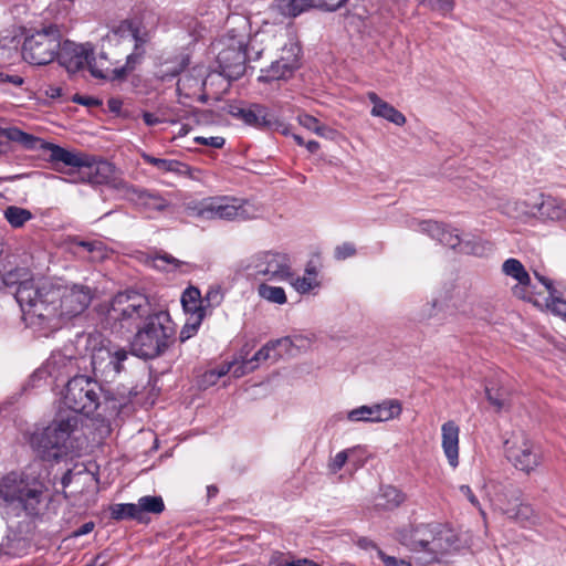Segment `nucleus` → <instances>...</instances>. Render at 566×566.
Returning a JSON list of instances; mask_svg holds the SVG:
<instances>
[{
  "instance_id": "58836bf2",
  "label": "nucleus",
  "mask_w": 566,
  "mask_h": 566,
  "mask_svg": "<svg viewBox=\"0 0 566 566\" xmlns=\"http://www.w3.org/2000/svg\"><path fill=\"white\" fill-rule=\"evenodd\" d=\"M259 295L275 304H285L287 298L283 287L272 286L266 283H262L258 287Z\"/></svg>"
},
{
  "instance_id": "5fc2aeb1",
  "label": "nucleus",
  "mask_w": 566,
  "mask_h": 566,
  "mask_svg": "<svg viewBox=\"0 0 566 566\" xmlns=\"http://www.w3.org/2000/svg\"><path fill=\"white\" fill-rule=\"evenodd\" d=\"M182 167H185V165L178 160L160 158L157 169L165 172H181Z\"/></svg>"
},
{
  "instance_id": "72a5a7b5",
  "label": "nucleus",
  "mask_w": 566,
  "mask_h": 566,
  "mask_svg": "<svg viewBox=\"0 0 566 566\" xmlns=\"http://www.w3.org/2000/svg\"><path fill=\"white\" fill-rule=\"evenodd\" d=\"M273 7L284 17H296L306 8H314V0H274Z\"/></svg>"
},
{
  "instance_id": "39448f33",
  "label": "nucleus",
  "mask_w": 566,
  "mask_h": 566,
  "mask_svg": "<svg viewBox=\"0 0 566 566\" xmlns=\"http://www.w3.org/2000/svg\"><path fill=\"white\" fill-rule=\"evenodd\" d=\"M174 335L175 327L168 312H154L137 331L132 342V350L140 358L158 357L168 348L169 339Z\"/></svg>"
},
{
  "instance_id": "338daca9",
  "label": "nucleus",
  "mask_w": 566,
  "mask_h": 566,
  "mask_svg": "<svg viewBox=\"0 0 566 566\" xmlns=\"http://www.w3.org/2000/svg\"><path fill=\"white\" fill-rule=\"evenodd\" d=\"M269 566H294V560H290L283 554L276 553L272 555Z\"/></svg>"
},
{
  "instance_id": "f704fd0d",
  "label": "nucleus",
  "mask_w": 566,
  "mask_h": 566,
  "mask_svg": "<svg viewBox=\"0 0 566 566\" xmlns=\"http://www.w3.org/2000/svg\"><path fill=\"white\" fill-rule=\"evenodd\" d=\"M3 216L7 222L12 228L15 229L23 227L28 221H30L33 218V214L29 209L21 208L18 206H8L3 210Z\"/></svg>"
},
{
  "instance_id": "37998d69",
  "label": "nucleus",
  "mask_w": 566,
  "mask_h": 566,
  "mask_svg": "<svg viewBox=\"0 0 566 566\" xmlns=\"http://www.w3.org/2000/svg\"><path fill=\"white\" fill-rule=\"evenodd\" d=\"M223 301V293L220 286H210L206 293V296L202 298V304L206 307V312L208 310H213L218 307Z\"/></svg>"
},
{
  "instance_id": "c9c22d12",
  "label": "nucleus",
  "mask_w": 566,
  "mask_h": 566,
  "mask_svg": "<svg viewBox=\"0 0 566 566\" xmlns=\"http://www.w3.org/2000/svg\"><path fill=\"white\" fill-rule=\"evenodd\" d=\"M375 406V421H388L390 419L397 418L401 413V405L397 400H387L382 403L374 405Z\"/></svg>"
},
{
  "instance_id": "603ef678",
  "label": "nucleus",
  "mask_w": 566,
  "mask_h": 566,
  "mask_svg": "<svg viewBox=\"0 0 566 566\" xmlns=\"http://www.w3.org/2000/svg\"><path fill=\"white\" fill-rule=\"evenodd\" d=\"M353 449H346L340 452H338L328 463V469L332 473H337L343 469V467L346 464L349 455L354 452Z\"/></svg>"
},
{
  "instance_id": "6e6d98bb",
  "label": "nucleus",
  "mask_w": 566,
  "mask_h": 566,
  "mask_svg": "<svg viewBox=\"0 0 566 566\" xmlns=\"http://www.w3.org/2000/svg\"><path fill=\"white\" fill-rule=\"evenodd\" d=\"M72 359L64 357L63 355L56 354L53 355L49 361H48V369L49 370H56L61 367H69L72 365Z\"/></svg>"
},
{
  "instance_id": "20e7f679",
  "label": "nucleus",
  "mask_w": 566,
  "mask_h": 566,
  "mask_svg": "<svg viewBox=\"0 0 566 566\" xmlns=\"http://www.w3.org/2000/svg\"><path fill=\"white\" fill-rule=\"evenodd\" d=\"M77 426L75 415L60 409L48 427L36 428L30 433L28 442L42 460L57 461L67 453V441Z\"/></svg>"
},
{
  "instance_id": "49530a36",
  "label": "nucleus",
  "mask_w": 566,
  "mask_h": 566,
  "mask_svg": "<svg viewBox=\"0 0 566 566\" xmlns=\"http://www.w3.org/2000/svg\"><path fill=\"white\" fill-rule=\"evenodd\" d=\"M297 120H298L300 125H302L306 129L313 130L314 133H316L319 136L325 135V130L327 129V127L324 125H321L316 117L308 115V114H301V115H298Z\"/></svg>"
},
{
  "instance_id": "5701e85b",
  "label": "nucleus",
  "mask_w": 566,
  "mask_h": 566,
  "mask_svg": "<svg viewBox=\"0 0 566 566\" xmlns=\"http://www.w3.org/2000/svg\"><path fill=\"white\" fill-rule=\"evenodd\" d=\"M496 505L499 509L506 514L510 518L515 520L523 526L535 525L537 523V515L531 505L525 503H515L511 505L510 503H502V499L497 497Z\"/></svg>"
},
{
  "instance_id": "6ab92c4d",
  "label": "nucleus",
  "mask_w": 566,
  "mask_h": 566,
  "mask_svg": "<svg viewBox=\"0 0 566 566\" xmlns=\"http://www.w3.org/2000/svg\"><path fill=\"white\" fill-rule=\"evenodd\" d=\"M436 524H421L410 531L400 532L399 541L410 551L427 552L434 537Z\"/></svg>"
},
{
  "instance_id": "e433bc0d",
  "label": "nucleus",
  "mask_w": 566,
  "mask_h": 566,
  "mask_svg": "<svg viewBox=\"0 0 566 566\" xmlns=\"http://www.w3.org/2000/svg\"><path fill=\"white\" fill-rule=\"evenodd\" d=\"M370 114L375 117H381L397 126H403L407 122L406 116L387 102L379 105L378 109H371Z\"/></svg>"
},
{
  "instance_id": "ddd939ff",
  "label": "nucleus",
  "mask_w": 566,
  "mask_h": 566,
  "mask_svg": "<svg viewBox=\"0 0 566 566\" xmlns=\"http://www.w3.org/2000/svg\"><path fill=\"white\" fill-rule=\"evenodd\" d=\"M128 353L118 346H101L91 355L92 370L95 377L105 381L113 380L123 369Z\"/></svg>"
},
{
  "instance_id": "c85d7f7f",
  "label": "nucleus",
  "mask_w": 566,
  "mask_h": 566,
  "mask_svg": "<svg viewBox=\"0 0 566 566\" xmlns=\"http://www.w3.org/2000/svg\"><path fill=\"white\" fill-rule=\"evenodd\" d=\"M138 515L142 517L140 523L148 522L146 514H160L165 511V503L161 496L146 495L138 500L135 504Z\"/></svg>"
},
{
  "instance_id": "4be33fe9",
  "label": "nucleus",
  "mask_w": 566,
  "mask_h": 566,
  "mask_svg": "<svg viewBox=\"0 0 566 566\" xmlns=\"http://www.w3.org/2000/svg\"><path fill=\"white\" fill-rule=\"evenodd\" d=\"M44 151H49V159L59 171H61L59 168L60 164L78 169L81 166L85 165V155L70 151L55 144L48 143Z\"/></svg>"
},
{
  "instance_id": "b1692460",
  "label": "nucleus",
  "mask_w": 566,
  "mask_h": 566,
  "mask_svg": "<svg viewBox=\"0 0 566 566\" xmlns=\"http://www.w3.org/2000/svg\"><path fill=\"white\" fill-rule=\"evenodd\" d=\"M454 543L455 536L453 532L441 524H436L434 537L430 542L427 552L436 559L439 555L446 554Z\"/></svg>"
},
{
  "instance_id": "473e14b6",
  "label": "nucleus",
  "mask_w": 566,
  "mask_h": 566,
  "mask_svg": "<svg viewBox=\"0 0 566 566\" xmlns=\"http://www.w3.org/2000/svg\"><path fill=\"white\" fill-rule=\"evenodd\" d=\"M406 500L405 494L395 486L388 485L381 489V493L377 497L376 506L384 510H394L402 504Z\"/></svg>"
},
{
  "instance_id": "cd10ccee",
  "label": "nucleus",
  "mask_w": 566,
  "mask_h": 566,
  "mask_svg": "<svg viewBox=\"0 0 566 566\" xmlns=\"http://www.w3.org/2000/svg\"><path fill=\"white\" fill-rule=\"evenodd\" d=\"M485 395L495 411L499 412L509 408L511 394L506 387L490 381L485 385Z\"/></svg>"
},
{
  "instance_id": "0e129e2a",
  "label": "nucleus",
  "mask_w": 566,
  "mask_h": 566,
  "mask_svg": "<svg viewBox=\"0 0 566 566\" xmlns=\"http://www.w3.org/2000/svg\"><path fill=\"white\" fill-rule=\"evenodd\" d=\"M144 55V52L134 49V51L127 56L125 65L133 71L136 65L142 62Z\"/></svg>"
},
{
  "instance_id": "c756f323",
  "label": "nucleus",
  "mask_w": 566,
  "mask_h": 566,
  "mask_svg": "<svg viewBox=\"0 0 566 566\" xmlns=\"http://www.w3.org/2000/svg\"><path fill=\"white\" fill-rule=\"evenodd\" d=\"M502 272L514 280L517 281L518 285L530 286L531 285V276L526 271L525 266L517 259L511 258L504 261L502 264Z\"/></svg>"
},
{
  "instance_id": "423d86ee",
  "label": "nucleus",
  "mask_w": 566,
  "mask_h": 566,
  "mask_svg": "<svg viewBox=\"0 0 566 566\" xmlns=\"http://www.w3.org/2000/svg\"><path fill=\"white\" fill-rule=\"evenodd\" d=\"M43 486L29 481L22 473L10 472L0 480V500L21 507L28 515H36L42 502Z\"/></svg>"
},
{
  "instance_id": "680f3d73",
  "label": "nucleus",
  "mask_w": 566,
  "mask_h": 566,
  "mask_svg": "<svg viewBox=\"0 0 566 566\" xmlns=\"http://www.w3.org/2000/svg\"><path fill=\"white\" fill-rule=\"evenodd\" d=\"M72 101L76 104L87 106V107H97V106L102 105V102L98 98H95L93 96H87V95L75 94L72 97Z\"/></svg>"
},
{
  "instance_id": "a18cd8bd",
  "label": "nucleus",
  "mask_w": 566,
  "mask_h": 566,
  "mask_svg": "<svg viewBox=\"0 0 566 566\" xmlns=\"http://www.w3.org/2000/svg\"><path fill=\"white\" fill-rule=\"evenodd\" d=\"M203 318L205 317H202V314H198L196 316H190L188 322L184 325V327L180 331V334H179L180 340L186 342L191 336H193L197 333Z\"/></svg>"
},
{
  "instance_id": "9b49d317",
  "label": "nucleus",
  "mask_w": 566,
  "mask_h": 566,
  "mask_svg": "<svg viewBox=\"0 0 566 566\" xmlns=\"http://www.w3.org/2000/svg\"><path fill=\"white\" fill-rule=\"evenodd\" d=\"M1 281L6 287H14V297L19 305L21 306V310L23 312V319L28 325L31 326V318L29 317V311L33 308V304L39 303L40 301V293L36 291L33 295L31 293L30 301L22 300V291L24 290H40L41 286H43L44 280H34L33 277H30V273L22 268H14L8 272L3 273V270L1 269L0 272Z\"/></svg>"
},
{
  "instance_id": "a19ab883",
  "label": "nucleus",
  "mask_w": 566,
  "mask_h": 566,
  "mask_svg": "<svg viewBox=\"0 0 566 566\" xmlns=\"http://www.w3.org/2000/svg\"><path fill=\"white\" fill-rule=\"evenodd\" d=\"M546 305L554 314L566 318V300L563 298L562 292L557 289L549 292Z\"/></svg>"
},
{
  "instance_id": "09e8293b",
  "label": "nucleus",
  "mask_w": 566,
  "mask_h": 566,
  "mask_svg": "<svg viewBox=\"0 0 566 566\" xmlns=\"http://www.w3.org/2000/svg\"><path fill=\"white\" fill-rule=\"evenodd\" d=\"M292 286L301 294L308 293L315 286L318 285V282L314 277L303 276V277H294L292 280H287Z\"/></svg>"
},
{
  "instance_id": "3c124183",
  "label": "nucleus",
  "mask_w": 566,
  "mask_h": 566,
  "mask_svg": "<svg viewBox=\"0 0 566 566\" xmlns=\"http://www.w3.org/2000/svg\"><path fill=\"white\" fill-rule=\"evenodd\" d=\"M444 223L433 221V220H423L419 222V229L423 233H427L432 239L438 240L440 233H442V227Z\"/></svg>"
},
{
  "instance_id": "0eeeda50",
  "label": "nucleus",
  "mask_w": 566,
  "mask_h": 566,
  "mask_svg": "<svg viewBox=\"0 0 566 566\" xmlns=\"http://www.w3.org/2000/svg\"><path fill=\"white\" fill-rule=\"evenodd\" d=\"M61 32L56 25H49L27 36L22 45L23 59L34 65H45L56 59L61 48Z\"/></svg>"
},
{
  "instance_id": "bb28decb",
  "label": "nucleus",
  "mask_w": 566,
  "mask_h": 566,
  "mask_svg": "<svg viewBox=\"0 0 566 566\" xmlns=\"http://www.w3.org/2000/svg\"><path fill=\"white\" fill-rule=\"evenodd\" d=\"M116 34L124 35L130 34L135 41L134 49L146 53L145 45L149 41V34L147 31L142 32L139 24L134 20H123L119 25L114 29Z\"/></svg>"
},
{
  "instance_id": "bf43d9fd",
  "label": "nucleus",
  "mask_w": 566,
  "mask_h": 566,
  "mask_svg": "<svg viewBox=\"0 0 566 566\" xmlns=\"http://www.w3.org/2000/svg\"><path fill=\"white\" fill-rule=\"evenodd\" d=\"M86 66L88 67V71L92 74V76H94L96 78H102V80L108 78L107 69L103 70V69H101V66H97L96 60L93 55H91Z\"/></svg>"
},
{
  "instance_id": "e2e57ef3",
  "label": "nucleus",
  "mask_w": 566,
  "mask_h": 566,
  "mask_svg": "<svg viewBox=\"0 0 566 566\" xmlns=\"http://www.w3.org/2000/svg\"><path fill=\"white\" fill-rule=\"evenodd\" d=\"M232 366H233L232 364H227V365L219 367L218 369H211L208 373H206L205 377L210 382H214L218 378L227 375L230 371Z\"/></svg>"
},
{
  "instance_id": "ea45409f",
  "label": "nucleus",
  "mask_w": 566,
  "mask_h": 566,
  "mask_svg": "<svg viewBox=\"0 0 566 566\" xmlns=\"http://www.w3.org/2000/svg\"><path fill=\"white\" fill-rule=\"evenodd\" d=\"M287 343H291L289 337H283V338H280L276 340H271V342L266 343L248 361V364L250 365V367H249L250 370H253L254 368H256L259 361L269 359L270 352L273 350L276 346L282 345V344H287Z\"/></svg>"
},
{
  "instance_id": "dca6fc26",
  "label": "nucleus",
  "mask_w": 566,
  "mask_h": 566,
  "mask_svg": "<svg viewBox=\"0 0 566 566\" xmlns=\"http://www.w3.org/2000/svg\"><path fill=\"white\" fill-rule=\"evenodd\" d=\"M91 55H93L91 44H77L72 41H64L63 43L61 42L56 57L67 72L75 73L86 66Z\"/></svg>"
},
{
  "instance_id": "2eb2a0df",
  "label": "nucleus",
  "mask_w": 566,
  "mask_h": 566,
  "mask_svg": "<svg viewBox=\"0 0 566 566\" xmlns=\"http://www.w3.org/2000/svg\"><path fill=\"white\" fill-rule=\"evenodd\" d=\"M282 54L271 61L266 69H261L260 82L270 83L273 81L286 80L292 76L293 72L298 67L300 48L295 43H284Z\"/></svg>"
},
{
  "instance_id": "13d9d810",
  "label": "nucleus",
  "mask_w": 566,
  "mask_h": 566,
  "mask_svg": "<svg viewBox=\"0 0 566 566\" xmlns=\"http://www.w3.org/2000/svg\"><path fill=\"white\" fill-rule=\"evenodd\" d=\"M377 555L386 566H411L409 562L389 556L381 549L377 551Z\"/></svg>"
},
{
  "instance_id": "8fccbe9b",
  "label": "nucleus",
  "mask_w": 566,
  "mask_h": 566,
  "mask_svg": "<svg viewBox=\"0 0 566 566\" xmlns=\"http://www.w3.org/2000/svg\"><path fill=\"white\" fill-rule=\"evenodd\" d=\"M438 241L451 249H455L461 243L459 234L454 230H450L447 224H443L442 233H440Z\"/></svg>"
},
{
  "instance_id": "412c9836",
  "label": "nucleus",
  "mask_w": 566,
  "mask_h": 566,
  "mask_svg": "<svg viewBox=\"0 0 566 566\" xmlns=\"http://www.w3.org/2000/svg\"><path fill=\"white\" fill-rule=\"evenodd\" d=\"M130 199L146 210L163 212L170 207V202L157 191L145 188L130 187L128 189Z\"/></svg>"
},
{
  "instance_id": "052dcab7",
  "label": "nucleus",
  "mask_w": 566,
  "mask_h": 566,
  "mask_svg": "<svg viewBox=\"0 0 566 566\" xmlns=\"http://www.w3.org/2000/svg\"><path fill=\"white\" fill-rule=\"evenodd\" d=\"M195 142L213 148H222L226 143L224 138L221 136L196 137Z\"/></svg>"
},
{
  "instance_id": "c03bdc74",
  "label": "nucleus",
  "mask_w": 566,
  "mask_h": 566,
  "mask_svg": "<svg viewBox=\"0 0 566 566\" xmlns=\"http://www.w3.org/2000/svg\"><path fill=\"white\" fill-rule=\"evenodd\" d=\"M347 417L350 421L376 422L374 419L375 406H361L359 408L353 409L348 412Z\"/></svg>"
},
{
  "instance_id": "393cba45",
  "label": "nucleus",
  "mask_w": 566,
  "mask_h": 566,
  "mask_svg": "<svg viewBox=\"0 0 566 566\" xmlns=\"http://www.w3.org/2000/svg\"><path fill=\"white\" fill-rule=\"evenodd\" d=\"M70 243L72 248L83 249L87 252V259L91 262H102L108 258L111 250L107 245L101 240H81L77 237H73L70 239Z\"/></svg>"
},
{
  "instance_id": "a878e982",
  "label": "nucleus",
  "mask_w": 566,
  "mask_h": 566,
  "mask_svg": "<svg viewBox=\"0 0 566 566\" xmlns=\"http://www.w3.org/2000/svg\"><path fill=\"white\" fill-rule=\"evenodd\" d=\"M542 201L537 207L538 214L542 219L552 221H562L566 219V206L553 197H544L541 195Z\"/></svg>"
},
{
  "instance_id": "f3484780",
  "label": "nucleus",
  "mask_w": 566,
  "mask_h": 566,
  "mask_svg": "<svg viewBox=\"0 0 566 566\" xmlns=\"http://www.w3.org/2000/svg\"><path fill=\"white\" fill-rule=\"evenodd\" d=\"M226 28L227 31L221 43L239 44L251 48L254 34L251 35V24L248 17L240 13L230 14L227 18Z\"/></svg>"
},
{
  "instance_id": "a211bd4d",
  "label": "nucleus",
  "mask_w": 566,
  "mask_h": 566,
  "mask_svg": "<svg viewBox=\"0 0 566 566\" xmlns=\"http://www.w3.org/2000/svg\"><path fill=\"white\" fill-rule=\"evenodd\" d=\"M85 165L80 167L78 176L82 181L94 185H104L109 182L115 172V167L107 160H95L85 155Z\"/></svg>"
},
{
  "instance_id": "9d476101",
  "label": "nucleus",
  "mask_w": 566,
  "mask_h": 566,
  "mask_svg": "<svg viewBox=\"0 0 566 566\" xmlns=\"http://www.w3.org/2000/svg\"><path fill=\"white\" fill-rule=\"evenodd\" d=\"M153 313L148 297L134 290L118 292L108 308V316L120 323L146 319Z\"/></svg>"
},
{
  "instance_id": "774afa93",
  "label": "nucleus",
  "mask_w": 566,
  "mask_h": 566,
  "mask_svg": "<svg viewBox=\"0 0 566 566\" xmlns=\"http://www.w3.org/2000/svg\"><path fill=\"white\" fill-rule=\"evenodd\" d=\"M460 492L468 499V501L475 507L480 509V502L476 496L473 494L471 488L469 485H461Z\"/></svg>"
},
{
  "instance_id": "f8f14e48",
  "label": "nucleus",
  "mask_w": 566,
  "mask_h": 566,
  "mask_svg": "<svg viewBox=\"0 0 566 566\" xmlns=\"http://www.w3.org/2000/svg\"><path fill=\"white\" fill-rule=\"evenodd\" d=\"M209 220H248L255 217L256 209L248 201L237 197H208Z\"/></svg>"
},
{
  "instance_id": "4d7b16f0",
  "label": "nucleus",
  "mask_w": 566,
  "mask_h": 566,
  "mask_svg": "<svg viewBox=\"0 0 566 566\" xmlns=\"http://www.w3.org/2000/svg\"><path fill=\"white\" fill-rule=\"evenodd\" d=\"M346 2L347 0H314V8L325 11H335Z\"/></svg>"
},
{
  "instance_id": "aec40b11",
  "label": "nucleus",
  "mask_w": 566,
  "mask_h": 566,
  "mask_svg": "<svg viewBox=\"0 0 566 566\" xmlns=\"http://www.w3.org/2000/svg\"><path fill=\"white\" fill-rule=\"evenodd\" d=\"M459 434L460 428L453 420L441 426V447L452 468L459 465Z\"/></svg>"
},
{
  "instance_id": "f03ea898",
  "label": "nucleus",
  "mask_w": 566,
  "mask_h": 566,
  "mask_svg": "<svg viewBox=\"0 0 566 566\" xmlns=\"http://www.w3.org/2000/svg\"><path fill=\"white\" fill-rule=\"evenodd\" d=\"M137 391L113 392L105 389L96 379L86 375H76L65 385L62 402L66 413L91 416L101 410L104 416L118 415Z\"/></svg>"
},
{
  "instance_id": "2f4dec72",
  "label": "nucleus",
  "mask_w": 566,
  "mask_h": 566,
  "mask_svg": "<svg viewBox=\"0 0 566 566\" xmlns=\"http://www.w3.org/2000/svg\"><path fill=\"white\" fill-rule=\"evenodd\" d=\"M7 137L11 142L18 143L22 145L27 149H42L44 150L46 146V142L43 139L35 137L31 134L24 133L19 128H9L7 130Z\"/></svg>"
},
{
  "instance_id": "7ed1b4c3",
  "label": "nucleus",
  "mask_w": 566,
  "mask_h": 566,
  "mask_svg": "<svg viewBox=\"0 0 566 566\" xmlns=\"http://www.w3.org/2000/svg\"><path fill=\"white\" fill-rule=\"evenodd\" d=\"M276 35H270L265 31L254 34L250 46L221 43L222 49L217 55L220 73L229 80L240 78L247 70V64L258 62L263 54L273 57L272 52L280 44Z\"/></svg>"
},
{
  "instance_id": "69168bd1",
  "label": "nucleus",
  "mask_w": 566,
  "mask_h": 566,
  "mask_svg": "<svg viewBox=\"0 0 566 566\" xmlns=\"http://www.w3.org/2000/svg\"><path fill=\"white\" fill-rule=\"evenodd\" d=\"M130 70L124 65L119 69H108L107 67V73H108V78L109 81H120V80H124L127 75V72H129Z\"/></svg>"
},
{
  "instance_id": "79ce46f5",
  "label": "nucleus",
  "mask_w": 566,
  "mask_h": 566,
  "mask_svg": "<svg viewBox=\"0 0 566 566\" xmlns=\"http://www.w3.org/2000/svg\"><path fill=\"white\" fill-rule=\"evenodd\" d=\"M184 210L189 217L209 220L208 198H203L199 201L187 202Z\"/></svg>"
},
{
  "instance_id": "6e6552de",
  "label": "nucleus",
  "mask_w": 566,
  "mask_h": 566,
  "mask_svg": "<svg viewBox=\"0 0 566 566\" xmlns=\"http://www.w3.org/2000/svg\"><path fill=\"white\" fill-rule=\"evenodd\" d=\"M507 461L518 471L526 474L534 472L543 463V453L525 432L512 434L504 442Z\"/></svg>"
},
{
  "instance_id": "864d4df0",
  "label": "nucleus",
  "mask_w": 566,
  "mask_h": 566,
  "mask_svg": "<svg viewBox=\"0 0 566 566\" xmlns=\"http://www.w3.org/2000/svg\"><path fill=\"white\" fill-rule=\"evenodd\" d=\"M356 254V248L350 242H344L340 245H337L334 251V256L337 260H345L347 258L354 256Z\"/></svg>"
},
{
  "instance_id": "1a4fd4ad",
  "label": "nucleus",
  "mask_w": 566,
  "mask_h": 566,
  "mask_svg": "<svg viewBox=\"0 0 566 566\" xmlns=\"http://www.w3.org/2000/svg\"><path fill=\"white\" fill-rule=\"evenodd\" d=\"M228 113L242 120L245 125L260 130L279 132L284 136L290 134V125L280 118L265 105L258 103L229 105Z\"/></svg>"
},
{
  "instance_id": "f257e3e1",
  "label": "nucleus",
  "mask_w": 566,
  "mask_h": 566,
  "mask_svg": "<svg viewBox=\"0 0 566 566\" xmlns=\"http://www.w3.org/2000/svg\"><path fill=\"white\" fill-rule=\"evenodd\" d=\"M40 293L39 303L33 304L29 313L31 326L53 328L59 318L63 316L73 317L83 313L93 298V291L87 285L74 284L63 286L44 280L43 286L38 289ZM31 293L36 290L22 291V300L30 301Z\"/></svg>"
},
{
  "instance_id": "7c9ffc66",
  "label": "nucleus",
  "mask_w": 566,
  "mask_h": 566,
  "mask_svg": "<svg viewBox=\"0 0 566 566\" xmlns=\"http://www.w3.org/2000/svg\"><path fill=\"white\" fill-rule=\"evenodd\" d=\"M181 303L184 310L187 313H191V316H196L198 314H202V317L206 316V307L202 304V298L199 289L193 286L188 287L182 293Z\"/></svg>"
},
{
  "instance_id": "de8ad7c7",
  "label": "nucleus",
  "mask_w": 566,
  "mask_h": 566,
  "mask_svg": "<svg viewBox=\"0 0 566 566\" xmlns=\"http://www.w3.org/2000/svg\"><path fill=\"white\" fill-rule=\"evenodd\" d=\"M419 4L428 7L430 10L441 14H447L453 10V0H419Z\"/></svg>"
},
{
  "instance_id": "4468645a",
  "label": "nucleus",
  "mask_w": 566,
  "mask_h": 566,
  "mask_svg": "<svg viewBox=\"0 0 566 566\" xmlns=\"http://www.w3.org/2000/svg\"><path fill=\"white\" fill-rule=\"evenodd\" d=\"M256 276H264L270 281L292 280L293 271L291 259L285 253L266 251L258 254L253 261Z\"/></svg>"
},
{
  "instance_id": "4c0bfd02",
  "label": "nucleus",
  "mask_w": 566,
  "mask_h": 566,
  "mask_svg": "<svg viewBox=\"0 0 566 566\" xmlns=\"http://www.w3.org/2000/svg\"><path fill=\"white\" fill-rule=\"evenodd\" d=\"M111 516L116 521L135 520L140 523L142 517L138 515L135 503H120L111 506Z\"/></svg>"
}]
</instances>
